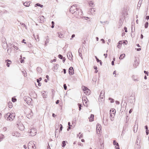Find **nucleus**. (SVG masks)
Returning <instances> with one entry per match:
<instances>
[{
  "instance_id": "nucleus-24",
  "label": "nucleus",
  "mask_w": 149,
  "mask_h": 149,
  "mask_svg": "<svg viewBox=\"0 0 149 149\" xmlns=\"http://www.w3.org/2000/svg\"><path fill=\"white\" fill-rule=\"evenodd\" d=\"M41 21L44 22L45 19L44 17L43 16H41L39 17Z\"/></svg>"
},
{
  "instance_id": "nucleus-4",
  "label": "nucleus",
  "mask_w": 149,
  "mask_h": 149,
  "mask_svg": "<svg viewBox=\"0 0 149 149\" xmlns=\"http://www.w3.org/2000/svg\"><path fill=\"white\" fill-rule=\"evenodd\" d=\"M82 88L84 93L86 95H89L90 94V90L86 87L83 86Z\"/></svg>"
},
{
  "instance_id": "nucleus-26",
  "label": "nucleus",
  "mask_w": 149,
  "mask_h": 149,
  "mask_svg": "<svg viewBox=\"0 0 149 149\" xmlns=\"http://www.w3.org/2000/svg\"><path fill=\"white\" fill-rule=\"evenodd\" d=\"M8 107L9 108H11L12 107V104L10 102H9L8 104Z\"/></svg>"
},
{
  "instance_id": "nucleus-50",
  "label": "nucleus",
  "mask_w": 149,
  "mask_h": 149,
  "mask_svg": "<svg viewBox=\"0 0 149 149\" xmlns=\"http://www.w3.org/2000/svg\"><path fill=\"white\" fill-rule=\"evenodd\" d=\"M124 29L125 30V32H127V27H126L125 26L124 27Z\"/></svg>"
},
{
  "instance_id": "nucleus-29",
  "label": "nucleus",
  "mask_w": 149,
  "mask_h": 149,
  "mask_svg": "<svg viewBox=\"0 0 149 149\" xmlns=\"http://www.w3.org/2000/svg\"><path fill=\"white\" fill-rule=\"evenodd\" d=\"M58 36L61 38H64V35L61 33H58Z\"/></svg>"
},
{
  "instance_id": "nucleus-51",
  "label": "nucleus",
  "mask_w": 149,
  "mask_h": 149,
  "mask_svg": "<svg viewBox=\"0 0 149 149\" xmlns=\"http://www.w3.org/2000/svg\"><path fill=\"white\" fill-rule=\"evenodd\" d=\"M144 73L146 74H147V75H148V71H144Z\"/></svg>"
},
{
  "instance_id": "nucleus-41",
  "label": "nucleus",
  "mask_w": 149,
  "mask_h": 149,
  "mask_svg": "<svg viewBox=\"0 0 149 149\" xmlns=\"http://www.w3.org/2000/svg\"><path fill=\"white\" fill-rule=\"evenodd\" d=\"M78 105L79 108V111H80L81 109V105L79 103V104H78Z\"/></svg>"
},
{
  "instance_id": "nucleus-44",
  "label": "nucleus",
  "mask_w": 149,
  "mask_h": 149,
  "mask_svg": "<svg viewBox=\"0 0 149 149\" xmlns=\"http://www.w3.org/2000/svg\"><path fill=\"white\" fill-rule=\"evenodd\" d=\"M17 100V99L15 98H12V101L13 102H15Z\"/></svg>"
},
{
  "instance_id": "nucleus-28",
  "label": "nucleus",
  "mask_w": 149,
  "mask_h": 149,
  "mask_svg": "<svg viewBox=\"0 0 149 149\" xmlns=\"http://www.w3.org/2000/svg\"><path fill=\"white\" fill-rule=\"evenodd\" d=\"M37 71L40 73H41V72H42V70H41V68H40V67H38L37 68Z\"/></svg>"
},
{
  "instance_id": "nucleus-46",
  "label": "nucleus",
  "mask_w": 149,
  "mask_h": 149,
  "mask_svg": "<svg viewBox=\"0 0 149 149\" xmlns=\"http://www.w3.org/2000/svg\"><path fill=\"white\" fill-rule=\"evenodd\" d=\"M21 24L22 25H23V26H24L25 27V29H27L26 26V25L24 24V23H21Z\"/></svg>"
},
{
  "instance_id": "nucleus-32",
  "label": "nucleus",
  "mask_w": 149,
  "mask_h": 149,
  "mask_svg": "<svg viewBox=\"0 0 149 149\" xmlns=\"http://www.w3.org/2000/svg\"><path fill=\"white\" fill-rule=\"evenodd\" d=\"M36 5L38 6H39L41 8H42L43 7V6L42 5H41L39 3H37L36 4Z\"/></svg>"
},
{
  "instance_id": "nucleus-34",
  "label": "nucleus",
  "mask_w": 149,
  "mask_h": 149,
  "mask_svg": "<svg viewBox=\"0 0 149 149\" xmlns=\"http://www.w3.org/2000/svg\"><path fill=\"white\" fill-rule=\"evenodd\" d=\"M148 22H146L145 24V28H147L148 26Z\"/></svg>"
},
{
  "instance_id": "nucleus-62",
  "label": "nucleus",
  "mask_w": 149,
  "mask_h": 149,
  "mask_svg": "<svg viewBox=\"0 0 149 149\" xmlns=\"http://www.w3.org/2000/svg\"><path fill=\"white\" fill-rule=\"evenodd\" d=\"M64 73L65 74L66 73V70L65 69H63Z\"/></svg>"
},
{
  "instance_id": "nucleus-10",
  "label": "nucleus",
  "mask_w": 149,
  "mask_h": 149,
  "mask_svg": "<svg viewBox=\"0 0 149 149\" xmlns=\"http://www.w3.org/2000/svg\"><path fill=\"white\" fill-rule=\"evenodd\" d=\"M113 144L114 145H116V146L115 147L116 149H119V145L118 143L116 142L115 140L113 141Z\"/></svg>"
},
{
  "instance_id": "nucleus-8",
  "label": "nucleus",
  "mask_w": 149,
  "mask_h": 149,
  "mask_svg": "<svg viewBox=\"0 0 149 149\" xmlns=\"http://www.w3.org/2000/svg\"><path fill=\"white\" fill-rule=\"evenodd\" d=\"M32 143V142H29L28 143V148L29 149L30 148H31V147L32 148H33V149H35L36 148V147L35 146V145L34 144H33V145H32L31 146V145H32V144L31 143Z\"/></svg>"
},
{
  "instance_id": "nucleus-19",
  "label": "nucleus",
  "mask_w": 149,
  "mask_h": 149,
  "mask_svg": "<svg viewBox=\"0 0 149 149\" xmlns=\"http://www.w3.org/2000/svg\"><path fill=\"white\" fill-rule=\"evenodd\" d=\"M127 9H124V10H123V15L124 17H125V16L126 15H127Z\"/></svg>"
},
{
  "instance_id": "nucleus-38",
  "label": "nucleus",
  "mask_w": 149,
  "mask_h": 149,
  "mask_svg": "<svg viewBox=\"0 0 149 149\" xmlns=\"http://www.w3.org/2000/svg\"><path fill=\"white\" fill-rule=\"evenodd\" d=\"M89 11H90L91 12V11L95 12V9L94 8H90V9Z\"/></svg>"
},
{
  "instance_id": "nucleus-55",
  "label": "nucleus",
  "mask_w": 149,
  "mask_h": 149,
  "mask_svg": "<svg viewBox=\"0 0 149 149\" xmlns=\"http://www.w3.org/2000/svg\"><path fill=\"white\" fill-rule=\"evenodd\" d=\"M146 135H148L149 134V130H146Z\"/></svg>"
},
{
  "instance_id": "nucleus-7",
  "label": "nucleus",
  "mask_w": 149,
  "mask_h": 149,
  "mask_svg": "<svg viewBox=\"0 0 149 149\" xmlns=\"http://www.w3.org/2000/svg\"><path fill=\"white\" fill-rule=\"evenodd\" d=\"M17 125H18V128L20 130H23L24 128V127L23 125V124L22 123H19V124H17Z\"/></svg>"
},
{
  "instance_id": "nucleus-60",
  "label": "nucleus",
  "mask_w": 149,
  "mask_h": 149,
  "mask_svg": "<svg viewBox=\"0 0 149 149\" xmlns=\"http://www.w3.org/2000/svg\"><path fill=\"white\" fill-rule=\"evenodd\" d=\"M68 126H69V127H71L72 126V125H70V122H68Z\"/></svg>"
},
{
  "instance_id": "nucleus-15",
  "label": "nucleus",
  "mask_w": 149,
  "mask_h": 149,
  "mask_svg": "<svg viewBox=\"0 0 149 149\" xmlns=\"http://www.w3.org/2000/svg\"><path fill=\"white\" fill-rule=\"evenodd\" d=\"M79 55L81 57V58L82 59H83V57L82 56V54L81 53V48H79Z\"/></svg>"
},
{
  "instance_id": "nucleus-17",
  "label": "nucleus",
  "mask_w": 149,
  "mask_h": 149,
  "mask_svg": "<svg viewBox=\"0 0 149 149\" xmlns=\"http://www.w3.org/2000/svg\"><path fill=\"white\" fill-rule=\"evenodd\" d=\"M2 46L3 48L4 49H6V47H8V46L6 42L3 43Z\"/></svg>"
},
{
  "instance_id": "nucleus-57",
  "label": "nucleus",
  "mask_w": 149,
  "mask_h": 149,
  "mask_svg": "<svg viewBox=\"0 0 149 149\" xmlns=\"http://www.w3.org/2000/svg\"><path fill=\"white\" fill-rule=\"evenodd\" d=\"M13 47L15 49H16L17 50L18 49V48L16 46H15L14 45H13Z\"/></svg>"
},
{
  "instance_id": "nucleus-63",
  "label": "nucleus",
  "mask_w": 149,
  "mask_h": 149,
  "mask_svg": "<svg viewBox=\"0 0 149 149\" xmlns=\"http://www.w3.org/2000/svg\"><path fill=\"white\" fill-rule=\"evenodd\" d=\"M6 65H7V66L8 67H9V66H10V64H9V63L8 62H7V63Z\"/></svg>"
},
{
  "instance_id": "nucleus-2",
  "label": "nucleus",
  "mask_w": 149,
  "mask_h": 149,
  "mask_svg": "<svg viewBox=\"0 0 149 149\" xmlns=\"http://www.w3.org/2000/svg\"><path fill=\"white\" fill-rule=\"evenodd\" d=\"M37 132V130L35 128H31V129L29 130L28 134L31 136H34L36 134Z\"/></svg>"
},
{
  "instance_id": "nucleus-33",
  "label": "nucleus",
  "mask_w": 149,
  "mask_h": 149,
  "mask_svg": "<svg viewBox=\"0 0 149 149\" xmlns=\"http://www.w3.org/2000/svg\"><path fill=\"white\" fill-rule=\"evenodd\" d=\"M10 48H11L10 47H8V48L7 50V52L9 55H10V53H11V50H10V51H9V49Z\"/></svg>"
},
{
  "instance_id": "nucleus-23",
  "label": "nucleus",
  "mask_w": 149,
  "mask_h": 149,
  "mask_svg": "<svg viewBox=\"0 0 149 149\" xmlns=\"http://www.w3.org/2000/svg\"><path fill=\"white\" fill-rule=\"evenodd\" d=\"M125 54H122L120 55L119 58L120 59H122L125 57Z\"/></svg>"
},
{
  "instance_id": "nucleus-58",
  "label": "nucleus",
  "mask_w": 149,
  "mask_h": 149,
  "mask_svg": "<svg viewBox=\"0 0 149 149\" xmlns=\"http://www.w3.org/2000/svg\"><path fill=\"white\" fill-rule=\"evenodd\" d=\"M145 129L146 130H148V127L147 125L145 126Z\"/></svg>"
},
{
  "instance_id": "nucleus-13",
  "label": "nucleus",
  "mask_w": 149,
  "mask_h": 149,
  "mask_svg": "<svg viewBox=\"0 0 149 149\" xmlns=\"http://www.w3.org/2000/svg\"><path fill=\"white\" fill-rule=\"evenodd\" d=\"M26 99V100H25V101L27 103L30 102L32 100L31 98L29 97H28Z\"/></svg>"
},
{
  "instance_id": "nucleus-18",
  "label": "nucleus",
  "mask_w": 149,
  "mask_h": 149,
  "mask_svg": "<svg viewBox=\"0 0 149 149\" xmlns=\"http://www.w3.org/2000/svg\"><path fill=\"white\" fill-rule=\"evenodd\" d=\"M67 55L69 59L71 60V59H72V54L71 55H70V52H68L67 54Z\"/></svg>"
},
{
  "instance_id": "nucleus-64",
  "label": "nucleus",
  "mask_w": 149,
  "mask_h": 149,
  "mask_svg": "<svg viewBox=\"0 0 149 149\" xmlns=\"http://www.w3.org/2000/svg\"><path fill=\"white\" fill-rule=\"evenodd\" d=\"M146 19H147V20H148L149 19V16H147L146 17Z\"/></svg>"
},
{
  "instance_id": "nucleus-42",
  "label": "nucleus",
  "mask_w": 149,
  "mask_h": 149,
  "mask_svg": "<svg viewBox=\"0 0 149 149\" xmlns=\"http://www.w3.org/2000/svg\"><path fill=\"white\" fill-rule=\"evenodd\" d=\"M58 57L61 59H63V56L61 54H59L58 56Z\"/></svg>"
},
{
  "instance_id": "nucleus-31",
  "label": "nucleus",
  "mask_w": 149,
  "mask_h": 149,
  "mask_svg": "<svg viewBox=\"0 0 149 149\" xmlns=\"http://www.w3.org/2000/svg\"><path fill=\"white\" fill-rule=\"evenodd\" d=\"M49 41V38L48 36H47V38L46 39V41L45 42V45H46L47 43H48Z\"/></svg>"
},
{
  "instance_id": "nucleus-20",
  "label": "nucleus",
  "mask_w": 149,
  "mask_h": 149,
  "mask_svg": "<svg viewBox=\"0 0 149 149\" xmlns=\"http://www.w3.org/2000/svg\"><path fill=\"white\" fill-rule=\"evenodd\" d=\"M67 142L66 141H63L62 143V147L64 148L65 147L66 145V143Z\"/></svg>"
},
{
  "instance_id": "nucleus-54",
  "label": "nucleus",
  "mask_w": 149,
  "mask_h": 149,
  "mask_svg": "<svg viewBox=\"0 0 149 149\" xmlns=\"http://www.w3.org/2000/svg\"><path fill=\"white\" fill-rule=\"evenodd\" d=\"M123 43L127 44V40H124L123 42Z\"/></svg>"
},
{
  "instance_id": "nucleus-16",
  "label": "nucleus",
  "mask_w": 149,
  "mask_h": 149,
  "mask_svg": "<svg viewBox=\"0 0 149 149\" xmlns=\"http://www.w3.org/2000/svg\"><path fill=\"white\" fill-rule=\"evenodd\" d=\"M12 134L13 136H19L20 135V134L17 132H16L15 133H13Z\"/></svg>"
},
{
  "instance_id": "nucleus-22",
  "label": "nucleus",
  "mask_w": 149,
  "mask_h": 149,
  "mask_svg": "<svg viewBox=\"0 0 149 149\" xmlns=\"http://www.w3.org/2000/svg\"><path fill=\"white\" fill-rule=\"evenodd\" d=\"M89 5L91 7H94V5L92 1H91L89 3Z\"/></svg>"
},
{
  "instance_id": "nucleus-37",
  "label": "nucleus",
  "mask_w": 149,
  "mask_h": 149,
  "mask_svg": "<svg viewBox=\"0 0 149 149\" xmlns=\"http://www.w3.org/2000/svg\"><path fill=\"white\" fill-rule=\"evenodd\" d=\"M110 113H113L114 114H115L116 113V111L114 109H112V110H110Z\"/></svg>"
},
{
  "instance_id": "nucleus-25",
  "label": "nucleus",
  "mask_w": 149,
  "mask_h": 149,
  "mask_svg": "<svg viewBox=\"0 0 149 149\" xmlns=\"http://www.w3.org/2000/svg\"><path fill=\"white\" fill-rule=\"evenodd\" d=\"M122 42V41H119L118 43V45H117V47L119 49H120L121 47Z\"/></svg>"
},
{
  "instance_id": "nucleus-61",
  "label": "nucleus",
  "mask_w": 149,
  "mask_h": 149,
  "mask_svg": "<svg viewBox=\"0 0 149 149\" xmlns=\"http://www.w3.org/2000/svg\"><path fill=\"white\" fill-rule=\"evenodd\" d=\"M101 40L102 41L103 43H104L105 42L104 40L103 39H101Z\"/></svg>"
},
{
  "instance_id": "nucleus-3",
  "label": "nucleus",
  "mask_w": 149,
  "mask_h": 149,
  "mask_svg": "<svg viewBox=\"0 0 149 149\" xmlns=\"http://www.w3.org/2000/svg\"><path fill=\"white\" fill-rule=\"evenodd\" d=\"M76 7H77L76 6ZM78 10V9L76 8V6L75 5H73L71 6L70 8V11L73 14L74 13V14L77 13V12H76V11H77Z\"/></svg>"
},
{
  "instance_id": "nucleus-12",
  "label": "nucleus",
  "mask_w": 149,
  "mask_h": 149,
  "mask_svg": "<svg viewBox=\"0 0 149 149\" xmlns=\"http://www.w3.org/2000/svg\"><path fill=\"white\" fill-rule=\"evenodd\" d=\"M94 116L93 114H91L89 118V120L90 122L94 120Z\"/></svg>"
},
{
  "instance_id": "nucleus-49",
  "label": "nucleus",
  "mask_w": 149,
  "mask_h": 149,
  "mask_svg": "<svg viewBox=\"0 0 149 149\" xmlns=\"http://www.w3.org/2000/svg\"><path fill=\"white\" fill-rule=\"evenodd\" d=\"M75 36V35L74 34H72L71 36V38L70 39L71 40H72V38H74Z\"/></svg>"
},
{
  "instance_id": "nucleus-40",
  "label": "nucleus",
  "mask_w": 149,
  "mask_h": 149,
  "mask_svg": "<svg viewBox=\"0 0 149 149\" xmlns=\"http://www.w3.org/2000/svg\"><path fill=\"white\" fill-rule=\"evenodd\" d=\"M51 23H52V26H51V27L52 28H53L54 27V21H52Z\"/></svg>"
},
{
  "instance_id": "nucleus-1",
  "label": "nucleus",
  "mask_w": 149,
  "mask_h": 149,
  "mask_svg": "<svg viewBox=\"0 0 149 149\" xmlns=\"http://www.w3.org/2000/svg\"><path fill=\"white\" fill-rule=\"evenodd\" d=\"M15 114L13 113H8L4 116L5 118L9 121H12L14 119Z\"/></svg>"
},
{
  "instance_id": "nucleus-14",
  "label": "nucleus",
  "mask_w": 149,
  "mask_h": 149,
  "mask_svg": "<svg viewBox=\"0 0 149 149\" xmlns=\"http://www.w3.org/2000/svg\"><path fill=\"white\" fill-rule=\"evenodd\" d=\"M59 66V65L58 64H56L55 66H54V67L52 68L53 70L55 72V70H56L58 69V68Z\"/></svg>"
},
{
  "instance_id": "nucleus-9",
  "label": "nucleus",
  "mask_w": 149,
  "mask_h": 149,
  "mask_svg": "<svg viewBox=\"0 0 149 149\" xmlns=\"http://www.w3.org/2000/svg\"><path fill=\"white\" fill-rule=\"evenodd\" d=\"M74 69L72 67H70L68 70V72L70 75H72L74 73Z\"/></svg>"
},
{
  "instance_id": "nucleus-27",
  "label": "nucleus",
  "mask_w": 149,
  "mask_h": 149,
  "mask_svg": "<svg viewBox=\"0 0 149 149\" xmlns=\"http://www.w3.org/2000/svg\"><path fill=\"white\" fill-rule=\"evenodd\" d=\"M4 135L2 134H1L0 135V141H2L4 138Z\"/></svg>"
},
{
  "instance_id": "nucleus-43",
  "label": "nucleus",
  "mask_w": 149,
  "mask_h": 149,
  "mask_svg": "<svg viewBox=\"0 0 149 149\" xmlns=\"http://www.w3.org/2000/svg\"><path fill=\"white\" fill-rule=\"evenodd\" d=\"M100 145L101 148H100V149H104V146L103 143L101 144Z\"/></svg>"
},
{
  "instance_id": "nucleus-59",
  "label": "nucleus",
  "mask_w": 149,
  "mask_h": 149,
  "mask_svg": "<svg viewBox=\"0 0 149 149\" xmlns=\"http://www.w3.org/2000/svg\"><path fill=\"white\" fill-rule=\"evenodd\" d=\"M63 63H64V62H65V58L64 57H63Z\"/></svg>"
},
{
  "instance_id": "nucleus-11",
  "label": "nucleus",
  "mask_w": 149,
  "mask_h": 149,
  "mask_svg": "<svg viewBox=\"0 0 149 149\" xmlns=\"http://www.w3.org/2000/svg\"><path fill=\"white\" fill-rule=\"evenodd\" d=\"M104 92L103 91H101L100 95V98L102 99L103 97H104Z\"/></svg>"
},
{
  "instance_id": "nucleus-30",
  "label": "nucleus",
  "mask_w": 149,
  "mask_h": 149,
  "mask_svg": "<svg viewBox=\"0 0 149 149\" xmlns=\"http://www.w3.org/2000/svg\"><path fill=\"white\" fill-rule=\"evenodd\" d=\"M115 115V114H114L113 113H110V117H113V118L114 117Z\"/></svg>"
},
{
  "instance_id": "nucleus-48",
  "label": "nucleus",
  "mask_w": 149,
  "mask_h": 149,
  "mask_svg": "<svg viewBox=\"0 0 149 149\" xmlns=\"http://www.w3.org/2000/svg\"><path fill=\"white\" fill-rule=\"evenodd\" d=\"M3 130L4 131H6L7 130V128L6 127H4L3 128Z\"/></svg>"
},
{
  "instance_id": "nucleus-39",
  "label": "nucleus",
  "mask_w": 149,
  "mask_h": 149,
  "mask_svg": "<svg viewBox=\"0 0 149 149\" xmlns=\"http://www.w3.org/2000/svg\"><path fill=\"white\" fill-rule=\"evenodd\" d=\"M42 79L41 77L39 78L38 79H37V81L38 83L40 82V81H41Z\"/></svg>"
},
{
  "instance_id": "nucleus-56",
  "label": "nucleus",
  "mask_w": 149,
  "mask_h": 149,
  "mask_svg": "<svg viewBox=\"0 0 149 149\" xmlns=\"http://www.w3.org/2000/svg\"><path fill=\"white\" fill-rule=\"evenodd\" d=\"M83 135L82 134H81L79 136V139H81V138H83Z\"/></svg>"
},
{
  "instance_id": "nucleus-53",
  "label": "nucleus",
  "mask_w": 149,
  "mask_h": 149,
  "mask_svg": "<svg viewBox=\"0 0 149 149\" xmlns=\"http://www.w3.org/2000/svg\"><path fill=\"white\" fill-rule=\"evenodd\" d=\"M59 100H57L56 102V104H58L59 103Z\"/></svg>"
},
{
  "instance_id": "nucleus-6",
  "label": "nucleus",
  "mask_w": 149,
  "mask_h": 149,
  "mask_svg": "<svg viewBox=\"0 0 149 149\" xmlns=\"http://www.w3.org/2000/svg\"><path fill=\"white\" fill-rule=\"evenodd\" d=\"M86 99L87 100V98H86V97H83V99H82L84 105V106H86L87 107V106H88L87 103L88 102V101H86Z\"/></svg>"
},
{
  "instance_id": "nucleus-21",
  "label": "nucleus",
  "mask_w": 149,
  "mask_h": 149,
  "mask_svg": "<svg viewBox=\"0 0 149 149\" xmlns=\"http://www.w3.org/2000/svg\"><path fill=\"white\" fill-rule=\"evenodd\" d=\"M29 2H25L24 3L23 5L24 6L26 7H28L29 6L30 3H29Z\"/></svg>"
},
{
  "instance_id": "nucleus-36",
  "label": "nucleus",
  "mask_w": 149,
  "mask_h": 149,
  "mask_svg": "<svg viewBox=\"0 0 149 149\" xmlns=\"http://www.w3.org/2000/svg\"><path fill=\"white\" fill-rule=\"evenodd\" d=\"M60 130H59V132H60L62 130V128H63L62 125L61 124H60Z\"/></svg>"
},
{
  "instance_id": "nucleus-45",
  "label": "nucleus",
  "mask_w": 149,
  "mask_h": 149,
  "mask_svg": "<svg viewBox=\"0 0 149 149\" xmlns=\"http://www.w3.org/2000/svg\"><path fill=\"white\" fill-rule=\"evenodd\" d=\"M63 87L64 88L65 90H66L67 88V86L66 85V84H64L63 85Z\"/></svg>"
},
{
  "instance_id": "nucleus-35",
  "label": "nucleus",
  "mask_w": 149,
  "mask_h": 149,
  "mask_svg": "<svg viewBox=\"0 0 149 149\" xmlns=\"http://www.w3.org/2000/svg\"><path fill=\"white\" fill-rule=\"evenodd\" d=\"M140 1H141V0H140L139 1V3H138V6H137V8L139 7H140L141 6V1L140 2Z\"/></svg>"
},
{
  "instance_id": "nucleus-52",
  "label": "nucleus",
  "mask_w": 149,
  "mask_h": 149,
  "mask_svg": "<svg viewBox=\"0 0 149 149\" xmlns=\"http://www.w3.org/2000/svg\"><path fill=\"white\" fill-rule=\"evenodd\" d=\"M133 80H134V81H139L138 78H137L136 79H134V77H133Z\"/></svg>"
},
{
  "instance_id": "nucleus-47",
  "label": "nucleus",
  "mask_w": 149,
  "mask_h": 149,
  "mask_svg": "<svg viewBox=\"0 0 149 149\" xmlns=\"http://www.w3.org/2000/svg\"><path fill=\"white\" fill-rule=\"evenodd\" d=\"M109 100H112V101H111V103H113L114 102V100L111 98H110V97L109 98Z\"/></svg>"
},
{
  "instance_id": "nucleus-5",
  "label": "nucleus",
  "mask_w": 149,
  "mask_h": 149,
  "mask_svg": "<svg viewBox=\"0 0 149 149\" xmlns=\"http://www.w3.org/2000/svg\"><path fill=\"white\" fill-rule=\"evenodd\" d=\"M101 127V125L99 124H97L96 126V131L97 133L98 134H99L100 132Z\"/></svg>"
}]
</instances>
